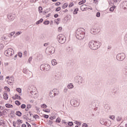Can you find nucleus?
Here are the masks:
<instances>
[{
  "instance_id": "f257e3e1",
  "label": "nucleus",
  "mask_w": 127,
  "mask_h": 127,
  "mask_svg": "<svg viewBox=\"0 0 127 127\" xmlns=\"http://www.w3.org/2000/svg\"><path fill=\"white\" fill-rule=\"evenodd\" d=\"M85 34H86V31L83 28L78 29L75 32V36L79 40L84 39Z\"/></svg>"
},
{
  "instance_id": "f03ea898",
  "label": "nucleus",
  "mask_w": 127,
  "mask_h": 127,
  "mask_svg": "<svg viewBox=\"0 0 127 127\" xmlns=\"http://www.w3.org/2000/svg\"><path fill=\"white\" fill-rule=\"evenodd\" d=\"M88 45L90 49L97 50V49H99V48L101 47L102 43H101V42L92 41L89 43Z\"/></svg>"
},
{
  "instance_id": "7ed1b4c3",
  "label": "nucleus",
  "mask_w": 127,
  "mask_h": 127,
  "mask_svg": "<svg viewBox=\"0 0 127 127\" xmlns=\"http://www.w3.org/2000/svg\"><path fill=\"white\" fill-rule=\"evenodd\" d=\"M57 40L59 43L61 44H64L66 41V37L63 34H59L57 36Z\"/></svg>"
},
{
  "instance_id": "20e7f679",
  "label": "nucleus",
  "mask_w": 127,
  "mask_h": 127,
  "mask_svg": "<svg viewBox=\"0 0 127 127\" xmlns=\"http://www.w3.org/2000/svg\"><path fill=\"white\" fill-rule=\"evenodd\" d=\"M51 68L50 65L48 64H44L40 66L41 71H49Z\"/></svg>"
},
{
  "instance_id": "39448f33",
  "label": "nucleus",
  "mask_w": 127,
  "mask_h": 127,
  "mask_svg": "<svg viewBox=\"0 0 127 127\" xmlns=\"http://www.w3.org/2000/svg\"><path fill=\"white\" fill-rule=\"evenodd\" d=\"M70 103L73 107H79L80 106V101L78 99H71Z\"/></svg>"
},
{
  "instance_id": "423d86ee",
  "label": "nucleus",
  "mask_w": 127,
  "mask_h": 127,
  "mask_svg": "<svg viewBox=\"0 0 127 127\" xmlns=\"http://www.w3.org/2000/svg\"><path fill=\"white\" fill-rule=\"evenodd\" d=\"M126 59V54L124 53L118 54L116 56V59L118 61H123Z\"/></svg>"
},
{
  "instance_id": "0eeeda50",
  "label": "nucleus",
  "mask_w": 127,
  "mask_h": 127,
  "mask_svg": "<svg viewBox=\"0 0 127 127\" xmlns=\"http://www.w3.org/2000/svg\"><path fill=\"white\" fill-rule=\"evenodd\" d=\"M101 31V29L99 28H92L90 30V33L92 34H98Z\"/></svg>"
},
{
  "instance_id": "6e6552de",
  "label": "nucleus",
  "mask_w": 127,
  "mask_h": 127,
  "mask_svg": "<svg viewBox=\"0 0 127 127\" xmlns=\"http://www.w3.org/2000/svg\"><path fill=\"white\" fill-rule=\"evenodd\" d=\"M13 50L12 49H8L4 52V54L6 56H11L13 55Z\"/></svg>"
},
{
  "instance_id": "1a4fd4ad",
  "label": "nucleus",
  "mask_w": 127,
  "mask_h": 127,
  "mask_svg": "<svg viewBox=\"0 0 127 127\" xmlns=\"http://www.w3.org/2000/svg\"><path fill=\"white\" fill-rule=\"evenodd\" d=\"M30 91L31 95H36V87L33 85H31L30 87Z\"/></svg>"
},
{
  "instance_id": "9d476101",
  "label": "nucleus",
  "mask_w": 127,
  "mask_h": 127,
  "mask_svg": "<svg viewBox=\"0 0 127 127\" xmlns=\"http://www.w3.org/2000/svg\"><path fill=\"white\" fill-rule=\"evenodd\" d=\"M7 17L10 21H12V20H14V18H15V15L14 14L10 13L7 15Z\"/></svg>"
},
{
  "instance_id": "9b49d317",
  "label": "nucleus",
  "mask_w": 127,
  "mask_h": 127,
  "mask_svg": "<svg viewBox=\"0 0 127 127\" xmlns=\"http://www.w3.org/2000/svg\"><path fill=\"white\" fill-rule=\"evenodd\" d=\"M78 84L81 85L84 82V78L83 77L78 76L76 77Z\"/></svg>"
},
{
  "instance_id": "f8f14e48",
  "label": "nucleus",
  "mask_w": 127,
  "mask_h": 127,
  "mask_svg": "<svg viewBox=\"0 0 127 127\" xmlns=\"http://www.w3.org/2000/svg\"><path fill=\"white\" fill-rule=\"evenodd\" d=\"M7 81L9 85H13V83H14V77L11 76Z\"/></svg>"
},
{
  "instance_id": "ddd939ff",
  "label": "nucleus",
  "mask_w": 127,
  "mask_h": 127,
  "mask_svg": "<svg viewBox=\"0 0 127 127\" xmlns=\"http://www.w3.org/2000/svg\"><path fill=\"white\" fill-rule=\"evenodd\" d=\"M100 123L101 125H104V126H107V127H109L110 124H108V122H106V120L102 119L100 121Z\"/></svg>"
},
{
  "instance_id": "4468645a",
  "label": "nucleus",
  "mask_w": 127,
  "mask_h": 127,
  "mask_svg": "<svg viewBox=\"0 0 127 127\" xmlns=\"http://www.w3.org/2000/svg\"><path fill=\"white\" fill-rule=\"evenodd\" d=\"M122 8L124 10L127 9V1H124L121 3Z\"/></svg>"
},
{
  "instance_id": "2eb2a0df",
  "label": "nucleus",
  "mask_w": 127,
  "mask_h": 127,
  "mask_svg": "<svg viewBox=\"0 0 127 127\" xmlns=\"http://www.w3.org/2000/svg\"><path fill=\"white\" fill-rule=\"evenodd\" d=\"M104 108L106 112H109L111 110V107L108 104H105L104 106Z\"/></svg>"
},
{
  "instance_id": "dca6fc26",
  "label": "nucleus",
  "mask_w": 127,
  "mask_h": 127,
  "mask_svg": "<svg viewBox=\"0 0 127 127\" xmlns=\"http://www.w3.org/2000/svg\"><path fill=\"white\" fill-rule=\"evenodd\" d=\"M54 96H58L59 95V91L57 89H54Z\"/></svg>"
},
{
  "instance_id": "f3484780",
  "label": "nucleus",
  "mask_w": 127,
  "mask_h": 127,
  "mask_svg": "<svg viewBox=\"0 0 127 127\" xmlns=\"http://www.w3.org/2000/svg\"><path fill=\"white\" fill-rule=\"evenodd\" d=\"M49 52L50 54H53L55 52V48L54 47H52L49 50Z\"/></svg>"
},
{
  "instance_id": "a211bd4d",
  "label": "nucleus",
  "mask_w": 127,
  "mask_h": 127,
  "mask_svg": "<svg viewBox=\"0 0 127 127\" xmlns=\"http://www.w3.org/2000/svg\"><path fill=\"white\" fill-rule=\"evenodd\" d=\"M13 100H21V97H20V96H19L17 94H15V98H14V97H13Z\"/></svg>"
},
{
  "instance_id": "6ab92c4d",
  "label": "nucleus",
  "mask_w": 127,
  "mask_h": 127,
  "mask_svg": "<svg viewBox=\"0 0 127 127\" xmlns=\"http://www.w3.org/2000/svg\"><path fill=\"white\" fill-rule=\"evenodd\" d=\"M3 96L4 100H7V99H8V95H7V93L5 92H4Z\"/></svg>"
},
{
  "instance_id": "aec40b11",
  "label": "nucleus",
  "mask_w": 127,
  "mask_h": 127,
  "mask_svg": "<svg viewBox=\"0 0 127 127\" xmlns=\"http://www.w3.org/2000/svg\"><path fill=\"white\" fill-rule=\"evenodd\" d=\"M50 96H51L52 98H54V89L50 91L49 93Z\"/></svg>"
},
{
  "instance_id": "412c9836",
  "label": "nucleus",
  "mask_w": 127,
  "mask_h": 127,
  "mask_svg": "<svg viewBox=\"0 0 127 127\" xmlns=\"http://www.w3.org/2000/svg\"><path fill=\"white\" fill-rule=\"evenodd\" d=\"M67 88H68V89H73V88H74V85H73V84H72V83H69L67 85Z\"/></svg>"
},
{
  "instance_id": "4be33fe9",
  "label": "nucleus",
  "mask_w": 127,
  "mask_h": 127,
  "mask_svg": "<svg viewBox=\"0 0 127 127\" xmlns=\"http://www.w3.org/2000/svg\"><path fill=\"white\" fill-rule=\"evenodd\" d=\"M52 64L53 66H55V65H57V61H56V60H53L52 61Z\"/></svg>"
},
{
  "instance_id": "5701e85b",
  "label": "nucleus",
  "mask_w": 127,
  "mask_h": 127,
  "mask_svg": "<svg viewBox=\"0 0 127 127\" xmlns=\"http://www.w3.org/2000/svg\"><path fill=\"white\" fill-rule=\"evenodd\" d=\"M5 107L6 108H13V106L9 104H5Z\"/></svg>"
},
{
  "instance_id": "b1692460",
  "label": "nucleus",
  "mask_w": 127,
  "mask_h": 127,
  "mask_svg": "<svg viewBox=\"0 0 127 127\" xmlns=\"http://www.w3.org/2000/svg\"><path fill=\"white\" fill-rule=\"evenodd\" d=\"M16 116H18V117H21L22 113L20 112V111H17L16 112Z\"/></svg>"
},
{
  "instance_id": "393cba45",
  "label": "nucleus",
  "mask_w": 127,
  "mask_h": 127,
  "mask_svg": "<svg viewBox=\"0 0 127 127\" xmlns=\"http://www.w3.org/2000/svg\"><path fill=\"white\" fill-rule=\"evenodd\" d=\"M43 22V19L41 18L36 22V24H39V23H41V22Z\"/></svg>"
},
{
  "instance_id": "a878e982",
  "label": "nucleus",
  "mask_w": 127,
  "mask_h": 127,
  "mask_svg": "<svg viewBox=\"0 0 127 127\" xmlns=\"http://www.w3.org/2000/svg\"><path fill=\"white\" fill-rule=\"evenodd\" d=\"M67 6H68V3H65L63 4V5L62 6V8H63L64 9L66 8V7H67Z\"/></svg>"
},
{
  "instance_id": "bb28decb",
  "label": "nucleus",
  "mask_w": 127,
  "mask_h": 127,
  "mask_svg": "<svg viewBox=\"0 0 127 127\" xmlns=\"http://www.w3.org/2000/svg\"><path fill=\"white\" fill-rule=\"evenodd\" d=\"M115 8H116V6L114 5L113 6H112L110 8L109 10H110V11H112V12H113V11H114V10H115Z\"/></svg>"
},
{
  "instance_id": "cd10ccee",
  "label": "nucleus",
  "mask_w": 127,
  "mask_h": 127,
  "mask_svg": "<svg viewBox=\"0 0 127 127\" xmlns=\"http://www.w3.org/2000/svg\"><path fill=\"white\" fill-rule=\"evenodd\" d=\"M86 2V0H82L78 2V4L81 5V4H83V3H85Z\"/></svg>"
},
{
  "instance_id": "c85d7f7f",
  "label": "nucleus",
  "mask_w": 127,
  "mask_h": 127,
  "mask_svg": "<svg viewBox=\"0 0 127 127\" xmlns=\"http://www.w3.org/2000/svg\"><path fill=\"white\" fill-rule=\"evenodd\" d=\"M41 108L42 109H46V108H47V105H46L45 104H43L41 105Z\"/></svg>"
},
{
  "instance_id": "c756f323",
  "label": "nucleus",
  "mask_w": 127,
  "mask_h": 127,
  "mask_svg": "<svg viewBox=\"0 0 127 127\" xmlns=\"http://www.w3.org/2000/svg\"><path fill=\"white\" fill-rule=\"evenodd\" d=\"M116 120L118 122H121V121H122V117L121 116H118L116 118Z\"/></svg>"
},
{
  "instance_id": "7c9ffc66",
  "label": "nucleus",
  "mask_w": 127,
  "mask_h": 127,
  "mask_svg": "<svg viewBox=\"0 0 127 127\" xmlns=\"http://www.w3.org/2000/svg\"><path fill=\"white\" fill-rule=\"evenodd\" d=\"M78 10H79V8H76L73 11L74 14H77V13H78V12H77L78 11Z\"/></svg>"
},
{
  "instance_id": "2f4dec72",
  "label": "nucleus",
  "mask_w": 127,
  "mask_h": 127,
  "mask_svg": "<svg viewBox=\"0 0 127 127\" xmlns=\"http://www.w3.org/2000/svg\"><path fill=\"white\" fill-rule=\"evenodd\" d=\"M49 23H50V22L49 20H46L44 22V24H45V25H48Z\"/></svg>"
},
{
  "instance_id": "473e14b6",
  "label": "nucleus",
  "mask_w": 127,
  "mask_h": 127,
  "mask_svg": "<svg viewBox=\"0 0 127 127\" xmlns=\"http://www.w3.org/2000/svg\"><path fill=\"white\" fill-rule=\"evenodd\" d=\"M56 119V116H51L49 117V119L51 121H53V120Z\"/></svg>"
},
{
  "instance_id": "72a5a7b5",
  "label": "nucleus",
  "mask_w": 127,
  "mask_h": 127,
  "mask_svg": "<svg viewBox=\"0 0 127 127\" xmlns=\"http://www.w3.org/2000/svg\"><path fill=\"white\" fill-rule=\"evenodd\" d=\"M43 9L42 8V7L39 6V12L40 13H41V12H42Z\"/></svg>"
},
{
  "instance_id": "f704fd0d",
  "label": "nucleus",
  "mask_w": 127,
  "mask_h": 127,
  "mask_svg": "<svg viewBox=\"0 0 127 127\" xmlns=\"http://www.w3.org/2000/svg\"><path fill=\"white\" fill-rule=\"evenodd\" d=\"M21 34V32H17L15 34V36H14V37H16V36H18V35H20Z\"/></svg>"
},
{
  "instance_id": "c9c22d12",
  "label": "nucleus",
  "mask_w": 127,
  "mask_h": 127,
  "mask_svg": "<svg viewBox=\"0 0 127 127\" xmlns=\"http://www.w3.org/2000/svg\"><path fill=\"white\" fill-rule=\"evenodd\" d=\"M47 123H48V125H49V126H51V125L53 124V122L50 120L48 121Z\"/></svg>"
},
{
  "instance_id": "e433bc0d",
  "label": "nucleus",
  "mask_w": 127,
  "mask_h": 127,
  "mask_svg": "<svg viewBox=\"0 0 127 127\" xmlns=\"http://www.w3.org/2000/svg\"><path fill=\"white\" fill-rule=\"evenodd\" d=\"M15 105H17V106H20V102L18 101H15Z\"/></svg>"
},
{
  "instance_id": "4c0bfd02",
  "label": "nucleus",
  "mask_w": 127,
  "mask_h": 127,
  "mask_svg": "<svg viewBox=\"0 0 127 127\" xmlns=\"http://www.w3.org/2000/svg\"><path fill=\"white\" fill-rule=\"evenodd\" d=\"M23 73H24V74H27V73H28V70H27V69L24 68V69L23 70Z\"/></svg>"
},
{
  "instance_id": "58836bf2",
  "label": "nucleus",
  "mask_w": 127,
  "mask_h": 127,
  "mask_svg": "<svg viewBox=\"0 0 127 127\" xmlns=\"http://www.w3.org/2000/svg\"><path fill=\"white\" fill-rule=\"evenodd\" d=\"M15 34V32H12L10 33L9 34L10 36H9V37H11V36H13V35H14Z\"/></svg>"
},
{
  "instance_id": "ea45409f",
  "label": "nucleus",
  "mask_w": 127,
  "mask_h": 127,
  "mask_svg": "<svg viewBox=\"0 0 127 127\" xmlns=\"http://www.w3.org/2000/svg\"><path fill=\"white\" fill-rule=\"evenodd\" d=\"M16 91H17V92H18L19 93H21V89H20V88H16Z\"/></svg>"
},
{
  "instance_id": "a19ab883",
  "label": "nucleus",
  "mask_w": 127,
  "mask_h": 127,
  "mask_svg": "<svg viewBox=\"0 0 127 127\" xmlns=\"http://www.w3.org/2000/svg\"><path fill=\"white\" fill-rule=\"evenodd\" d=\"M43 111L45 113H50V110L49 109H43Z\"/></svg>"
},
{
  "instance_id": "79ce46f5",
  "label": "nucleus",
  "mask_w": 127,
  "mask_h": 127,
  "mask_svg": "<svg viewBox=\"0 0 127 127\" xmlns=\"http://www.w3.org/2000/svg\"><path fill=\"white\" fill-rule=\"evenodd\" d=\"M74 124H75L76 125H77V126H81V125H82V123L77 122V121H75L74 122Z\"/></svg>"
},
{
  "instance_id": "37998d69",
  "label": "nucleus",
  "mask_w": 127,
  "mask_h": 127,
  "mask_svg": "<svg viewBox=\"0 0 127 127\" xmlns=\"http://www.w3.org/2000/svg\"><path fill=\"white\" fill-rule=\"evenodd\" d=\"M110 119H111V120H112L113 121H115V119H116V117L115 116L113 115V116H111L110 117Z\"/></svg>"
},
{
  "instance_id": "c03bdc74",
  "label": "nucleus",
  "mask_w": 127,
  "mask_h": 127,
  "mask_svg": "<svg viewBox=\"0 0 127 127\" xmlns=\"http://www.w3.org/2000/svg\"><path fill=\"white\" fill-rule=\"evenodd\" d=\"M26 105L25 104H22L21 105V109H25Z\"/></svg>"
},
{
  "instance_id": "a18cd8bd",
  "label": "nucleus",
  "mask_w": 127,
  "mask_h": 127,
  "mask_svg": "<svg viewBox=\"0 0 127 127\" xmlns=\"http://www.w3.org/2000/svg\"><path fill=\"white\" fill-rule=\"evenodd\" d=\"M96 16L97 17H100V16H101V13H100V12H97L96 13Z\"/></svg>"
},
{
  "instance_id": "49530a36",
  "label": "nucleus",
  "mask_w": 127,
  "mask_h": 127,
  "mask_svg": "<svg viewBox=\"0 0 127 127\" xmlns=\"http://www.w3.org/2000/svg\"><path fill=\"white\" fill-rule=\"evenodd\" d=\"M4 89H5V90H7V91L8 92H10V89H9V88H8L7 86H5V87H4Z\"/></svg>"
},
{
  "instance_id": "de8ad7c7",
  "label": "nucleus",
  "mask_w": 127,
  "mask_h": 127,
  "mask_svg": "<svg viewBox=\"0 0 127 127\" xmlns=\"http://www.w3.org/2000/svg\"><path fill=\"white\" fill-rule=\"evenodd\" d=\"M26 107H27V109H29L31 108V107H32V106L30 104H27Z\"/></svg>"
},
{
  "instance_id": "09e8293b",
  "label": "nucleus",
  "mask_w": 127,
  "mask_h": 127,
  "mask_svg": "<svg viewBox=\"0 0 127 127\" xmlns=\"http://www.w3.org/2000/svg\"><path fill=\"white\" fill-rule=\"evenodd\" d=\"M74 5V3L71 2L69 3L68 7H72Z\"/></svg>"
},
{
  "instance_id": "8fccbe9b",
  "label": "nucleus",
  "mask_w": 127,
  "mask_h": 127,
  "mask_svg": "<svg viewBox=\"0 0 127 127\" xmlns=\"http://www.w3.org/2000/svg\"><path fill=\"white\" fill-rule=\"evenodd\" d=\"M56 122V123H61V119H60L59 118H57Z\"/></svg>"
},
{
  "instance_id": "3c124183",
  "label": "nucleus",
  "mask_w": 127,
  "mask_h": 127,
  "mask_svg": "<svg viewBox=\"0 0 127 127\" xmlns=\"http://www.w3.org/2000/svg\"><path fill=\"white\" fill-rule=\"evenodd\" d=\"M18 56H19V57H20V58H21V57H22V53H21V52H19Z\"/></svg>"
},
{
  "instance_id": "603ef678",
  "label": "nucleus",
  "mask_w": 127,
  "mask_h": 127,
  "mask_svg": "<svg viewBox=\"0 0 127 127\" xmlns=\"http://www.w3.org/2000/svg\"><path fill=\"white\" fill-rule=\"evenodd\" d=\"M31 61H32V57H30L28 60L29 63H30Z\"/></svg>"
},
{
  "instance_id": "864d4df0",
  "label": "nucleus",
  "mask_w": 127,
  "mask_h": 127,
  "mask_svg": "<svg viewBox=\"0 0 127 127\" xmlns=\"http://www.w3.org/2000/svg\"><path fill=\"white\" fill-rule=\"evenodd\" d=\"M82 127H88V125H87L86 123L83 124Z\"/></svg>"
},
{
  "instance_id": "5fc2aeb1",
  "label": "nucleus",
  "mask_w": 127,
  "mask_h": 127,
  "mask_svg": "<svg viewBox=\"0 0 127 127\" xmlns=\"http://www.w3.org/2000/svg\"><path fill=\"white\" fill-rule=\"evenodd\" d=\"M68 126H69L70 127H72V126H73V122H68Z\"/></svg>"
},
{
  "instance_id": "6e6d98bb",
  "label": "nucleus",
  "mask_w": 127,
  "mask_h": 127,
  "mask_svg": "<svg viewBox=\"0 0 127 127\" xmlns=\"http://www.w3.org/2000/svg\"><path fill=\"white\" fill-rule=\"evenodd\" d=\"M125 42L126 43H127V33L126 34V35H125Z\"/></svg>"
},
{
  "instance_id": "4d7b16f0",
  "label": "nucleus",
  "mask_w": 127,
  "mask_h": 127,
  "mask_svg": "<svg viewBox=\"0 0 127 127\" xmlns=\"http://www.w3.org/2000/svg\"><path fill=\"white\" fill-rule=\"evenodd\" d=\"M1 40H6V37H5V36H3L1 37Z\"/></svg>"
},
{
  "instance_id": "13d9d810",
  "label": "nucleus",
  "mask_w": 127,
  "mask_h": 127,
  "mask_svg": "<svg viewBox=\"0 0 127 127\" xmlns=\"http://www.w3.org/2000/svg\"><path fill=\"white\" fill-rule=\"evenodd\" d=\"M61 9V7H58V8H56V11H59Z\"/></svg>"
},
{
  "instance_id": "bf43d9fd",
  "label": "nucleus",
  "mask_w": 127,
  "mask_h": 127,
  "mask_svg": "<svg viewBox=\"0 0 127 127\" xmlns=\"http://www.w3.org/2000/svg\"><path fill=\"white\" fill-rule=\"evenodd\" d=\"M44 118H45V119H48L49 118V116H48L47 115H44Z\"/></svg>"
},
{
  "instance_id": "052dcab7",
  "label": "nucleus",
  "mask_w": 127,
  "mask_h": 127,
  "mask_svg": "<svg viewBox=\"0 0 127 127\" xmlns=\"http://www.w3.org/2000/svg\"><path fill=\"white\" fill-rule=\"evenodd\" d=\"M36 0H30V2H31L32 3H33L34 2H36Z\"/></svg>"
},
{
  "instance_id": "680f3d73",
  "label": "nucleus",
  "mask_w": 127,
  "mask_h": 127,
  "mask_svg": "<svg viewBox=\"0 0 127 127\" xmlns=\"http://www.w3.org/2000/svg\"><path fill=\"white\" fill-rule=\"evenodd\" d=\"M26 124L28 127H31V126H30V124H29V123H28V122H26Z\"/></svg>"
},
{
  "instance_id": "e2e57ef3",
  "label": "nucleus",
  "mask_w": 127,
  "mask_h": 127,
  "mask_svg": "<svg viewBox=\"0 0 127 127\" xmlns=\"http://www.w3.org/2000/svg\"><path fill=\"white\" fill-rule=\"evenodd\" d=\"M39 116H38V115H34V119H37V118H39Z\"/></svg>"
},
{
  "instance_id": "0e129e2a",
  "label": "nucleus",
  "mask_w": 127,
  "mask_h": 127,
  "mask_svg": "<svg viewBox=\"0 0 127 127\" xmlns=\"http://www.w3.org/2000/svg\"><path fill=\"white\" fill-rule=\"evenodd\" d=\"M67 91H68V89H67V88H64V93H67Z\"/></svg>"
},
{
  "instance_id": "69168bd1",
  "label": "nucleus",
  "mask_w": 127,
  "mask_h": 127,
  "mask_svg": "<svg viewBox=\"0 0 127 127\" xmlns=\"http://www.w3.org/2000/svg\"><path fill=\"white\" fill-rule=\"evenodd\" d=\"M18 123H20V124H22V120H17Z\"/></svg>"
},
{
  "instance_id": "338daca9",
  "label": "nucleus",
  "mask_w": 127,
  "mask_h": 127,
  "mask_svg": "<svg viewBox=\"0 0 127 127\" xmlns=\"http://www.w3.org/2000/svg\"><path fill=\"white\" fill-rule=\"evenodd\" d=\"M61 30H62V27H59L58 28V31H61Z\"/></svg>"
},
{
  "instance_id": "774afa93",
  "label": "nucleus",
  "mask_w": 127,
  "mask_h": 127,
  "mask_svg": "<svg viewBox=\"0 0 127 127\" xmlns=\"http://www.w3.org/2000/svg\"><path fill=\"white\" fill-rule=\"evenodd\" d=\"M59 15L58 14H56L54 15V17H55V18H57V17H58Z\"/></svg>"
}]
</instances>
